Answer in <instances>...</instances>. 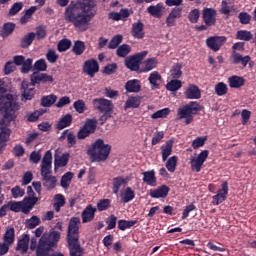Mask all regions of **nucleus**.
<instances>
[{
	"mask_svg": "<svg viewBox=\"0 0 256 256\" xmlns=\"http://www.w3.org/2000/svg\"><path fill=\"white\" fill-rule=\"evenodd\" d=\"M92 105L96 111L102 113L103 117H111V113H113L114 105L111 100L105 98H95L92 100Z\"/></svg>",
	"mask_w": 256,
	"mask_h": 256,
	"instance_id": "obj_6",
	"label": "nucleus"
},
{
	"mask_svg": "<svg viewBox=\"0 0 256 256\" xmlns=\"http://www.w3.org/2000/svg\"><path fill=\"white\" fill-rule=\"evenodd\" d=\"M31 82L29 83L32 87H35V85H39V83H43V76L42 74H39L38 72H34L31 77Z\"/></svg>",
	"mask_w": 256,
	"mask_h": 256,
	"instance_id": "obj_58",
	"label": "nucleus"
},
{
	"mask_svg": "<svg viewBox=\"0 0 256 256\" xmlns=\"http://www.w3.org/2000/svg\"><path fill=\"white\" fill-rule=\"evenodd\" d=\"M29 241H31V238H29V234L22 235V238L18 241L16 251H20V253H27L29 250Z\"/></svg>",
	"mask_w": 256,
	"mask_h": 256,
	"instance_id": "obj_30",
	"label": "nucleus"
},
{
	"mask_svg": "<svg viewBox=\"0 0 256 256\" xmlns=\"http://www.w3.org/2000/svg\"><path fill=\"white\" fill-rule=\"evenodd\" d=\"M202 15L203 21L208 27L215 25L217 22V10L213 8H204Z\"/></svg>",
	"mask_w": 256,
	"mask_h": 256,
	"instance_id": "obj_14",
	"label": "nucleus"
},
{
	"mask_svg": "<svg viewBox=\"0 0 256 256\" xmlns=\"http://www.w3.org/2000/svg\"><path fill=\"white\" fill-rule=\"evenodd\" d=\"M111 149L112 147L110 144H105V141L99 138L89 146L87 155L90 156L91 161L94 163H104V161L109 159Z\"/></svg>",
	"mask_w": 256,
	"mask_h": 256,
	"instance_id": "obj_4",
	"label": "nucleus"
},
{
	"mask_svg": "<svg viewBox=\"0 0 256 256\" xmlns=\"http://www.w3.org/2000/svg\"><path fill=\"white\" fill-rule=\"evenodd\" d=\"M182 75L183 72L181 71V64L174 65L170 70V77H172V79L178 80Z\"/></svg>",
	"mask_w": 256,
	"mask_h": 256,
	"instance_id": "obj_54",
	"label": "nucleus"
},
{
	"mask_svg": "<svg viewBox=\"0 0 256 256\" xmlns=\"http://www.w3.org/2000/svg\"><path fill=\"white\" fill-rule=\"evenodd\" d=\"M147 57V51H142L135 55L129 56L125 59V66L130 71H139V65H141V61Z\"/></svg>",
	"mask_w": 256,
	"mask_h": 256,
	"instance_id": "obj_7",
	"label": "nucleus"
},
{
	"mask_svg": "<svg viewBox=\"0 0 256 256\" xmlns=\"http://www.w3.org/2000/svg\"><path fill=\"white\" fill-rule=\"evenodd\" d=\"M0 111L3 112L4 123L7 125L10 121L17 119V112L19 111V103L17 102V95L9 93L5 88V82L0 79ZM11 135V130L7 126L0 124V146L5 141H8Z\"/></svg>",
	"mask_w": 256,
	"mask_h": 256,
	"instance_id": "obj_2",
	"label": "nucleus"
},
{
	"mask_svg": "<svg viewBox=\"0 0 256 256\" xmlns=\"http://www.w3.org/2000/svg\"><path fill=\"white\" fill-rule=\"evenodd\" d=\"M143 23L138 21L132 25V37L135 39H143L145 37V32L143 31Z\"/></svg>",
	"mask_w": 256,
	"mask_h": 256,
	"instance_id": "obj_33",
	"label": "nucleus"
},
{
	"mask_svg": "<svg viewBox=\"0 0 256 256\" xmlns=\"http://www.w3.org/2000/svg\"><path fill=\"white\" fill-rule=\"evenodd\" d=\"M53 207L56 213H59V211H61V207H65V196H63V194H56L54 196Z\"/></svg>",
	"mask_w": 256,
	"mask_h": 256,
	"instance_id": "obj_38",
	"label": "nucleus"
},
{
	"mask_svg": "<svg viewBox=\"0 0 256 256\" xmlns=\"http://www.w3.org/2000/svg\"><path fill=\"white\" fill-rule=\"evenodd\" d=\"M71 45V40L64 38L58 42L57 50L59 53H65V51H69V49H71Z\"/></svg>",
	"mask_w": 256,
	"mask_h": 256,
	"instance_id": "obj_42",
	"label": "nucleus"
},
{
	"mask_svg": "<svg viewBox=\"0 0 256 256\" xmlns=\"http://www.w3.org/2000/svg\"><path fill=\"white\" fill-rule=\"evenodd\" d=\"M59 153H61V150L57 149L54 154L55 169L65 167L69 163V153L62 154L61 156H59Z\"/></svg>",
	"mask_w": 256,
	"mask_h": 256,
	"instance_id": "obj_21",
	"label": "nucleus"
},
{
	"mask_svg": "<svg viewBox=\"0 0 256 256\" xmlns=\"http://www.w3.org/2000/svg\"><path fill=\"white\" fill-rule=\"evenodd\" d=\"M34 68L36 69V71H47V62L45 61V59H40L35 62Z\"/></svg>",
	"mask_w": 256,
	"mask_h": 256,
	"instance_id": "obj_64",
	"label": "nucleus"
},
{
	"mask_svg": "<svg viewBox=\"0 0 256 256\" xmlns=\"http://www.w3.org/2000/svg\"><path fill=\"white\" fill-rule=\"evenodd\" d=\"M236 39H239V41H251L253 34L251 31L240 30L236 33Z\"/></svg>",
	"mask_w": 256,
	"mask_h": 256,
	"instance_id": "obj_47",
	"label": "nucleus"
},
{
	"mask_svg": "<svg viewBox=\"0 0 256 256\" xmlns=\"http://www.w3.org/2000/svg\"><path fill=\"white\" fill-rule=\"evenodd\" d=\"M228 85L231 89H241L245 85V78L237 75L230 76Z\"/></svg>",
	"mask_w": 256,
	"mask_h": 256,
	"instance_id": "obj_27",
	"label": "nucleus"
},
{
	"mask_svg": "<svg viewBox=\"0 0 256 256\" xmlns=\"http://www.w3.org/2000/svg\"><path fill=\"white\" fill-rule=\"evenodd\" d=\"M162 77L159 72L154 71L150 74L148 81L151 85L152 91H155V89H159V81H161Z\"/></svg>",
	"mask_w": 256,
	"mask_h": 256,
	"instance_id": "obj_36",
	"label": "nucleus"
},
{
	"mask_svg": "<svg viewBox=\"0 0 256 256\" xmlns=\"http://www.w3.org/2000/svg\"><path fill=\"white\" fill-rule=\"evenodd\" d=\"M85 42L78 40L74 42V45L72 47V52L76 54L77 56H80L82 53H85Z\"/></svg>",
	"mask_w": 256,
	"mask_h": 256,
	"instance_id": "obj_43",
	"label": "nucleus"
},
{
	"mask_svg": "<svg viewBox=\"0 0 256 256\" xmlns=\"http://www.w3.org/2000/svg\"><path fill=\"white\" fill-rule=\"evenodd\" d=\"M46 59L49 63H57V59H59V55L53 49H49L46 53Z\"/></svg>",
	"mask_w": 256,
	"mask_h": 256,
	"instance_id": "obj_62",
	"label": "nucleus"
},
{
	"mask_svg": "<svg viewBox=\"0 0 256 256\" xmlns=\"http://www.w3.org/2000/svg\"><path fill=\"white\" fill-rule=\"evenodd\" d=\"M37 201H39V198L37 197H26L23 201H20L22 213H24V215H29V213L33 211V207L37 205Z\"/></svg>",
	"mask_w": 256,
	"mask_h": 256,
	"instance_id": "obj_15",
	"label": "nucleus"
},
{
	"mask_svg": "<svg viewBox=\"0 0 256 256\" xmlns=\"http://www.w3.org/2000/svg\"><path fill=\"white\" fill-rule=\"evenodd\" d=\"M73 121V116L71 114H66L64 117H62L59 122L57 123V129L62 130L66 127H69Z\"/></svg>",
	"mask_w": 256,
	"mask_h": 256,
	"instance_id": "obj_40",
	"label": "nucleus"
},
{
	"mask_svg": "<svg viewBox=\"0 0 256 256\" xmlns=\"http://www.w3.org/2000/svg\"><path fill=\"white\" fill-rule=\"evenodd\" d=\"M97 129V119H88L86 120L83 127L78 131V139H86L89 135L95 133Z\"/></svg>",
	"mask_w": 256,
	"mask_h": 256,
	"instance_id": "obj_10",
	"label": "nucleus"
},
{
	"mask_svg": "<svg viewBox=\"0 0 256 256\" xmlns=\"http://www.w3.org/2000/svg\"><path fill=\"white\" fill-rule=\"evenodd\" d=\"M139 105H141V97L132 96V97H129L126 100L124 109L125 110H127V109H137V107H139Z\"/></svg>",
	"mask_w": 256,
	"mask_h": 256,
	"instance_id": "obj_37",
	"label": "nucleus"
},
{
	"mask_svg": "<svg viewBox=\"0 0 256 256\" xmlns=\"http://www.w3.org/2000/svg\"><path fill=\"white\" fill-rule=\"evenodd\" d=\"M131 53V46L128 44H122L117 48L116 54L118 57H127Z\"/></svg>",
	"mask_w": 256,
	"mask_h": 256,
	"instance_id": "obj_50",
	"label": "nucleus"
},
{
	"mask_svg": "<svg viewBox=\"0 0 256 256\" xmlns=\"http://www.w3.org/2000/svg\"><path fill=\"white\" fill-rule=\"evenodd\" d=\"M165 9V6L163 3H158L157 5H151L147 8L148 13L152 17H155L156 19H161L163 17V10Z\"/></svg>",
	"mask_w": 256,
	"mask_h": 256,
	"instance_id": "obj_28",
	"label": "nucleus"
},
{
	"mask_svg": "<svg viewBox=\"0 0 256 256\" xmlns=\"http://www.w3.org/2000/svg\"><path fill=\"white\" fill-rule=\"evenodd\" d=\"M129 179L125 178L123 176H118L113 178L112 180V191L114 195H119V191L121 190L122 187H125L128 185Z\"/></svg>",
	"mask_w": 256,
	"mask_h": 256,
	"instance_id": "obj_19",
	"label": "nucleus"
},
{
	"mask_svg": "<svg viewBox=\"0 0 256 256\" xmlns=\"http://www.w3.org/2000/svg\"><path fill=\"white\" fill-rule=\"evenodd\" d=\"M203 109V106L199 104L198 102L192 101L177 110V119L178 121H181V119H184L185 125H190V123H193V115H197L199 111Z\"/></svg>",
	"mask_w": 256,
	"mask_h": 256,
	"instance_id": "obj_5",
	"label": "nucleus"
},
{
	"mask_svg": "<svg viewBox=\"0 0 256 256\" xmlns=\"http://www.w3.org/2000/svg\"><path fill=\"white\" fill-rule=\"evenodd\" d=\"M208 157H209V150H203L198 154L197 157H191L190 165H191L192 171L199 173L203 168V164L205 163V161H207Z\"/></svg>",
	"mask_w": 256,
	"mask_h": 256,
	"instance_id": "obj_9",
	"label": "nucleus"
},
{
	"mask_svg": "<svg viewBox=\"0 0 256 256\" xmlns=\"http://www.w3.org/2000/svg\"><path fill=\"white\" fill-rule=\"evenodd\" d=\"M57 101V96L54 94H50L47 96H43L41 98V106L42 107H51Z\"/></svg>",
	"mask_w": 256,
	"mask_h": 256,
	"instance_id": "obj_41",
	"label": "nucleus"
},
{
	"mask_svg": "<svg viewBox=\"0 0 256 256\" xmlns=\"http://www.w3.org/2000/svg\"><path fill=\"white\" fill-rule=\"evenodd\" d=\"M52 165H53V153L51 150H48L41 161V176L47 177L52 173Z\"/></svg>",
	"mask_w": 256,
	"mask_h": 256,
	"instance_id": "obj_11",
	"label": "nucleus"
},
{
	"mask_svg": "<svg viewBox=\"0 0 256 256\" xmlns=\"http://www.w3.org/2000/svg\"><path fill=\"white\" fill-rule=\"evenodd\" d=\"M81 219L79 217H72L68 225L67 241H79V226Z\"/></svg>",
	"mask_w": 256,
	"mask_h": 256,
	"instance_id": "obj_8",
	"label": "nucleus"
},
{
	"mask_svg": "<svg viewBox=\"0 0 256 256\" xmlns=\"http://www.w3.org/2000/svg\"><path fill=\"white\" fill-rule=\"evenodd\" d=\"M228 193L229 184L227 182H223L222 188L219 189L217 194L212 197V205H221V203L227 199Z\"/></svg>",
	"mask_w": 256,
	"mask_h": 256,
	"instance_id": "obj_12",
	"label": "nucleus"
},
{
	"mask_svg": "<svg viewBox=\"0 0 256 256\" xmlns=\"http://www.w3.org/2000/svg\"><path fill=\"white\" fill-rule=\"evenodd\" d=\"M184 95L186 99H201V89L195 84H189Z\"/></svg>",
	"mask_w": 256,
	"mask_h": 256,
	"instance_id": "obj_20",
	"label": "nucleus"
},
{
	"mask_svg": "<svg viewBox=\"0 0 256 256\" xmlns=\"http://www.w3.org/2000/svg\"><path fill=\"white\" fill-rule=\"evenodd\" d=\"M21 9H23V2H15L9 10L10 17L17 15Z\"/></svg>",
	"mask_w": 256,
	"mask_h": 256,
	"instance_id": "obj_60",
	"label": "nucleus"
},
{
	"mask_svg": "<svg viewBox=\"0 0 256 256\" xmlns=\"http://www.w3.org/2000/svg\"><path fill=\"white\" fill-rule=\"evenodd\" d=\"M3 241L9 247H11V245H13V243H15V228L9 227L6 229L4 236H3Z\"/></svg>",
	"mask_w": 256,
	"mask_h": 256,
	"instance_id": "obj_34",
	"label": "nucleus"
},
{
	"mask_svg": "<svg viewBox=\"0 0 256 256\" xmlns=\"http://www.w3.org/2000/svg\"><path fill=\"white\" fill-rule=\"evenodd\" d=\"M143 182L150 187H157V177H155V170H150L142 173Z\"/></svg>",
	"mask_w": 256,
	"mask_h": 256,
	"instance_id": "obj_31",
	"label": "nucleus"
},
{
	"mask_svg": "<svg viewBox=\"0 0 256 256\" xmlns=\"http://www.w3.org/2000/svg\"><path fill=\"white\" fill-rule=\"evenodd\" d=\"M137 225V220H119L118 221V228L120 231H125L127 229H131V227Z\"/></svg>",
	"mask_w": 256,
	"mask_h": 256,
	"instance_id": "obj_46",
	"label": "nucleus"
},
{
	"mask_svg": "<svg viewBox=\"0 0 256 256\" xmlns=\"http://www.w3.org/2000/svg\"><path fill=\"white\" fill-rule=\"evenodd\" d=\"M125 89L128 93H139L141 91V81L132 79L126 82Z\"/></svg>",
	"mask_w": 256,
	"mask_h": 256,
	"instance_id": "obj_32",
	"label": "nucleus"
},
{
	"mask_svg": "<svg viewBox=\"0 0 256 256\" xmlns=\"http://www.w3.org/2000/svg\"><path fill=\"white\" fill-rule=\"evenodd\" d=\"M22 96L26 101H31L33 97H35V86H32L29 82L23 81L22 82Z\"/></svg>",
	"mask_w": 256,
	"mask_h": 256,
	"instance_id": "obj_23",
	"label": "nucleus"
},
{
	"mask_svg": "<svg viewBox=\"0 0 256 256\" xmlns=\"http://www.w3.org/2000/svg\"><path fill=\"white\" fill-rule=\"evenodd\" d=\"M96 5L95 0H77L76 2H71L64 12L66 23H72L77 31H87L91 19L97 15L95 11Z\"/></svg>",
	"mask_w": 256,
	"mask_h": 256,
	"instance_id": "obj_1",
	"label": "nucleus"
},
{
	"mask_svg": "<svg viewBox=\"0 0 256 256\" xmlns=\"http://www.w3.org/2000/svg\"><path fill=\"white\" fill-rule=\"evenodd\" d=\"M61 239V232L50 229L49 232H45L37 241V237H32L30 240L31 251H36V256H53L51 251L53 247H57Z\"/></svg>",
	"mask_w": 256,
	"mask_h": 256,
	"instance_id": "obj_3",
	"label": "nucleus"
},
{
	"mask_svg": "<svg viewBox=\"0 0 256 256\" xmlns=\"http://www.w3.org/2000/svg\"><path fill=\"white\" fill-rule=\"evenodd\" d=\"M231 59L234 65H239V63H241L243 67H247V64L249 63V61H251V56L249 55L243 56L237 53L236 51H234L231 55Z\"/></svg>",
	"mask_w": 256,
	"mask_h": 256,
	"instance_id": "obj_26",
	"label": "nucleus"
},
{
	"mask_svg": "<svg viewBox=\"0 0 256 256\" xmlns=\"http://www.w3.org/2000/svg\"><path fill=\"white\" fill-rule=\"evenodd\" d=\"M60 139H67L69 145H75V143H77V139L75 137V134H73V132H69V130H65L61 134Z\"/></svg>",
	"mask_w": 256,
	"mask_h": 256,
	"instance_id": "obj_52",
	"label": "nucleus"
},
{
	"mask_svg": "<svg viewBox=\"0 0 256 256\" xmlns=\"http://www.w3.org/2000/svg\"><path fill=\"white\" fill-rule=\"evenodd\" d=\"M45 111L43 109L35 110L34 112L28 114L27 120L30 121V123H34V121H37L41 115H44Z\"/></svg>",
	"mask_w": 256,
	"mask_h": 256,
	"instance_id": "obj_56",
	"label": "nucleus"
},
{
	"mask_svg": "<svg viewBox=\"0 0 256 256\" xmlns=\"http://www.w3.org/2000/svg\"><path fill=\"white\" fill-rule=\"evenodd\" d=\"M181 13L183 9L173 8L166 18L167 27H175L177 19H181Z\"/></svg>",
	"mask_w": 256,
	"mask_h": 256,
	"instance_id": "obj_18",
	"label": "nucleus"
},
{
	"mask_svg": "<svg viewBox=\"0 0 256 256\" xmlns=\"http://www.w3.org/2000/svg\"><path fill=\"white\" fill-rule=\"evenodd\" d=\"M73 107L77 113H85L87 111V106L85 105V101L77 100L74 102Z\"/></svg>",
	"mask_w": 256,
	"mask_h": 256,
	"instance_id": "obj_57",
	"label": "nucleus"
},
{
	"mask_svg": "<svg viewBox=\"0 0 256 256\" xmlns=\"http://www.w3.org/2000/svg\"><path fill=\"white\" fill-rule=\"evenodd\" d=\"M169 187L166 185H162L160 187H158L157 189L151 190L150 191V197H152V199H165V197H167V195H169Z\"/></svg>",
	"mask_w": 256,
	"mask_h": 256,
	"instance_id": "obj_24",
	"label": "nucleus"
},
{
	"mask_svg": "<svg viewBox=\"0 0 256 256\" xmlns=\"http://www.w3.org/2000/svg\"><path fill=\"white\" fill-rule=\"evenodd\" d=\"M83 71L89 77H95V73H99V63L95 59L87 60L84 62Z\"/></svg>",
	"mask_w": 256,
	"mask_h": 256,
	"instance_id": "obj_16",
	"label": "nucleus"
},
{
	"mask_svg": "<svg viewBox=\"0 0 256 256\" xmlns=\"http://www.w3.org/2000/svg\"><path fill=\"white\" fill-rule=\"evenodd\" d=\"M162 161L165 162L169 159L173 153V140H168L164 145L161 146Z\"/></svg>",
	"mask_w": 256,
	"mask_h": 256,
	"instance_id": "obj_29",
	"label": "nucleus"
},
{
	"mask_svg": "<svg viewBox=\"0 0 256 256\" xmlns=\"http://www.w3.org/2000/svg\"><path fill=\"white\" fill-rule=\"evenodd\" d=\"M122 42H123V36L116 35L111 39V41L108 45V48L109 49H117V47H119V45H121Z\"/></svg>",
	"mask_w": 256,
	"mask_h": 256,
	"instance_id": "obj_55",
	"label": "nucleus"
},
{
	"mask_svg": "<svg viewBox=\"0 0 256 256\" xmlns=\"http://www.w3.org/2000/svg\"><path fill=\"white\" fill-rule=\"evenodd\" d=\"M226 41H227V39L225 37L212 36V37L207 38L206 44H207V47L212 49V51L217 52L221 49V47H223V45L225 44Z\"/></svg>",
	"mask_w": 256,
	"mask_h": 256,
	"instance_id": "obj_13",
	"label": "nucleus"
},
{
	"mask_svg": "<svg viewBox=\"0 0 256 256\" xmlns=\"http://www.w3.org/2000/svg\"><path fill=\"white\" fill-rule=\"evenodd\" d=\"M157 58H148L146 61L143 62V69L142 72L143 73H149V71H153V69H155V67H157Z\"/></svg>",
	"mask_w": 256,
	"mask_h": 256,
	"instance_id": "obj_39",
	"label": "nucleus"
},
{
	"mask_svg": "<svg viewBox=\"0 0 256 256\" xmlns=\"http://www.w3.org/2000/svg\"><path fill=\"white\" fill-rule=\"evenodd\" d=\"M95 213H97V207L89 204L82 211V223H91L95 219Z\"/></svg>",
	"mask_w": 256,
	"mask_h": 256,
	"instance_id": "obj_17",
	"label": "nucleus"
},
{
	"mask_svg": "<svg viewBox=\"0 0 256 256\" xmlns=\"http://www.w3.org/2000/svg\"><path fill=\"white\" fill-rule=\"evenodd\" d=\"M111 207V200L102 199L97 203V210L99 211H107V209Z\"/></svg>",
	"mask_w": 256,
	"mask_h": 256,
	"instance_id": "obj_61",
	"label": "nucleus"
},
{
	"mask_svg": "<svg viewBox=\"0 0 256 256\" xmlns=\"http://www.w3.org/2000/svg\"><path fill=\"white\" fill-rule=\"evenodd\" d=\"M72 179H73L72 172L65 173L61 178V182H60L61 187H63V189H69V185H71Z\"/></svg>",
	"mask_w": 256,
	"mask_h": 256,
	"instance_id": "obj_49",
	"label": "nucleus"
},
{
	"mask_svg": "<svg viewBox=\"0 0 256 256\" xmlns=\"http://www.w3.org/2000/svg\"><path fill=\"white\" fill-rule=\"evenodd\" d=\"M38 225H41V218L39 216L34 215L30 219H26L27 229H35Z\"/></svg>",
	"mask_w": 256,
	"mask_h": 256,
	"instance_id": "obj_48",
	"label": "nucleus"
},
{
	"mask_svg": "<svg viewBox=\"0 0 256 256\" xmlns=\"http://www.w3.org/2000/svg\"><path fill=\"white\" fill-rule=\"evenodd\" d=\"M120 198L122 203H131L135 199V190L127 186L120 191Z\"/></svg>",
	"mask_w": 256,
	"mask_h": 256,
	"instance_id": "obj_25",
	"label": "nucleus"
},
{
	"mask_svg": "<svg viewBox=\"0 0 256 256\" xmlns=\"http://www.w3.org/2000/svg\"><path fill=\"white\" fill-rule=\"evenodd\" d=\"M169 113H171V109L163 108L153 113L151 115V119H165L169 115Z\"/></svg>",
	"mask_w": 256,
	"mask_h": 256,
	"instance_id": "obj_51",
	"label": "nucleus"
},
{
	"mask_svg": "<svg viewBox=\"0 0 256 256\" xmlns=\"http://www.w3.org/2000/svg\"><path fill=\"white\" fill-rule=\"evenodd\" d=\"M35 39V33L31 32L27 34L21 41L22 47H29L31 43H33V40Z\"/></svg>",
	"mask_w": 256,
	"mask_h": 256,
	"instance_id": "obj_63",
	"label": "nucleus"
},
{
	"mask_svg": "<svg viewBox=\"0 0 256 256\" xmlns=\"http://www.w3.org/2000/svg\"><path fill=\"white\" fill-rule=\"evenodd\" d=\"M43 185L48 190L55 189L57 186V177L50 175V176H43L42 177Z\"/></svg>",
	"mask_w": 256,
	"mask_h": 256,
	"instance_id": "obj_35",
	"label": "nucleus"
},
{
	"mask_svg": "<svg viewBox=\"0 0 256 256\" xmlns=\"http://www.w3.org/2000/svg\"><path fill=\"white\" fill-rule=\"evenodd\" d=\"M177 161H179V157L171 156L168 160H166V169L170 173H175V169H177Z\"/></svg>",
	"mask_w": 256,
	"mask_h": 256,
	"instance_id": "obj_44",
	"label": "nucleus"
},
{
	"mask_svg": "<svg viewBox=\"0 0 256 256\" xmlns=\"http://www.w3.org/2000/svg\"><path fill=\"white\" fill-rule=\"evenodd\" d=\"M181 87H183V83L181 82V80H177V79L171 80L166 84L167 91H172V92L179 91Z\"/></svg>",
	"mask_w": 256,
	"mask_h": 256,
	"instance_id": "obj_45",
	"label": "nucleus"
},
{
	"mask_svg": "<svg viewBox=\"0 0 256 256\" xmlns=\"http://www.w3.org/2000/svg\"><path fill=\"white\" fill-rule=\"evenodd\" d=\"M15 31V24L13 23H6L3 26V31H2V37H9L11 33Z\"/></svg>",
	"mask_w": 256,
	"mask_h": 256,
	"instance_id": "obj_59",
	"label": "nucleus"
},
{
	"mask_svg": "<svg viewBox=\"0 0 256 256\" xmlns=\"http://www.w3.org/2000/svg\"><path fill=\"white\" fill-rule=\"evenodd\" d=\"M227 91V84H225L224 82H219L218 84H216L215 93L216 95H218V97H223V95H227Z\"/></svg>",
	"mask_w": 256,
	"mask_h": 256,
	"instance_id": "obj_53",
	"label": "nucleus"
},
{
	"mask_svg": "<svg viewBox=\"0 0 256 256\" xmlns=\"http://www.w3.org/2000/svg\"><path fill=\"white\" fill-rule=\"evenodd\" d=\"M68 249L70 251V256H83V248L79 243V240L67 241Z\"/></svg>",
	"mask_w": 256,
	"mask_h": 256,
	"instance_id": "obj_22",
	"label": "nucleus"
}]
</instances>
